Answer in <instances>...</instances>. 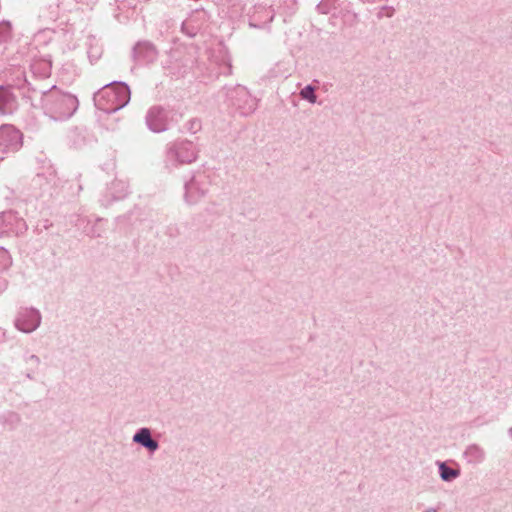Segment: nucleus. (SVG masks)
Returning a JSON list of instances; mask_svg holds the SVG:
<instances>
[{"label":"nucleus","instance_id":"f257e3e1","mask_svg":"<svg viewBox=\"0 0 512 512\" xmlns=\"http://www.w3.org/2000/svg\"><path fill=\"white\" fill-rule=\"evenodd\" d=\"M134 441L147 447L149 450L154 451L157 449L158 444L156 441L151 439L150 432L148 429H142L134 436Z\"/></svg>","mask_w":512,"mask_h":512},{"label":"nucleus","instance_id":"f03ea898","mask_svg":"<svg viewBox=\"0 0 512 512\" xmlns=\"http://www.w3.org/2000/svg\"><path fill=\"white\" fill-rule=\"evenodd\" d=\"M440 468H441V477L444 480H450V479L455 478L457 476V471L445 467L444 464H442Z\"/></svg>","mask_w":512,"mask_h":512},{"label":"nucleus","instance_id":"7ed1b4c3","mask_svg":"<svg viewBox=\"0 0 512 512\" xmlns=\"http://www.w3.org/2000/svg\"><path fill=\"white\" fill-rule=\"evenodd\" d=\"M301 95L303 96V98L308 99L311 102H315V95L313 93V88L312 87H310V86L305 87L301 91Z\"/></svg>","mask_w":512,"mask_h":512},{"label":"nucleus","instance_id":"20e7f679","mask_svg":"<svg viewBox=\"0 0 512 512\" xmlns=\"http://www.w3.org/2000/svg\"><path fill=\"white\" fill-rule=\"evenodd\" d=\"M22 331L24 332H29V331H32L34 329V326L33 327H29V328H25V327H19Z\"/></svg>","mask_w":512,"mask_h":512}]
</instances>
